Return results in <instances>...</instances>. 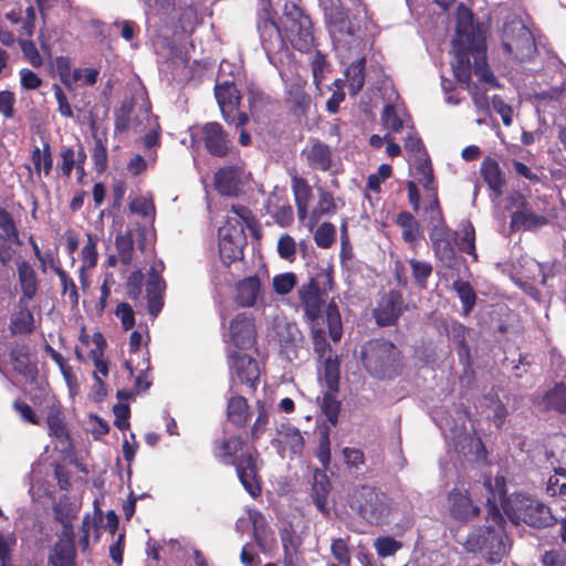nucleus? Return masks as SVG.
I'll use <instances>...</instances> for the list:
<instances>
[{"label": "nucleus", "mask_w": 566, "mask_h": 566, "mask_svg": "<svg viewBox=\"0 0 566 566\" xmlns=\"http://www.w3.org/2000/svg\"><path fill=\"white\" fill-rule=\"evenodd\" d=\"M452 51L454 59L451 65L454 77L469 91L475 108L483 114L489 113L486 91L472 83L471 77L475 75L480 82L491 87H497L499 83L488 63L485 32L480 23L474 22L472 11L463 7L458 12Z\"/></svg>", "instance_id": "1"}, {"label": "nucleus", "mask_w": 566, "mask_h": 566, "mask_svg": "<svg viewBox=\"0 0 566 566\" xmlns=\"http://www.w3.org/2000/svg\"><path fill=\"white\" fill-rule=\"evenodd\" d=\"M212 454L221 464L234 468L243 489L253 499L261 495L262 478L258 451L245 437L239 433L214 440Z\"/></svg>", "instance_id": "2"}, {"label": "nucleus", "mask_w": 566, "mask_h": 566, "mask_svg": "<svg viewBox=\"0 0 566 566\" xmlns=\"http://www.w3.org/2000/svg\"><path fill=\"white\" fill-rule=\"evenodd\" d=\"M484 486L490 492L486 502L489 505V512L486 522L490 523L482 531V547L486 549L488 557L486 562L495 564L506 553V545L504 538L506 537L504 526L506 521L497 507L496 501L501 500L505 495V481L503 476L495 478V488H492V480L489 478L484 481Z\"/></svg>", "instance_id": "3"}, {"label": "nucleus", "mask_w": 566, "mask_h": 566, "mask_svg": "<svg viewBox=\"0 0 566 566\" xmlns=\"http://www.w3.org/2000/svg\"><path fill=\"white\" fill-rule=\"evenodd\" d=\"M360 361L366 371L379 380H391L402 370V355L397 346L384 338L365 342L359 350Z\"/></svg>", "instance_id": "4"}, {"label": "nucleus", "mask_w": 566, "mask_h": 566, "mask_svg": "<svg viewBox=\"0 0 566 566\" xmlns=\"http://www.w3.org/2000/svg\"><path fill=\"white\" fill-rule=\"evenodd\" d=\"M348 505L370 525L381 526L391 512L387 494L370 485H358L348 494Z\"/></svg>", "instance_id": "5"}, {"label": "nucleus", "mask_w": 566, "mask_h": 566, "mask_svg": "<svg viewBox=\"0 0 566 566\" xmlns=\"http://www.w3.org/2000/svg\"><path fill=\"white\" fill-rule=\"evenodd\" d=\"M334 276L333 270L322 269L315 276L311 277L297 290L300 305L304 311L305 317L314 323L321 318L325 306V296L333 290Z\"/></svg>", "instance_id": "6"}, {"label": "nucleus", "mask_w": 566, "mask_h": 566, "mask_svg": "<svg viewBox=\"0 0 566 566\" xmlns=\"http://www.w3.org/2000/svg\"><path fill=\"white\" fill-rule=\"evenodd\" d=\"M283 32L291 45L307 53L314 45L313 22L295 2H285L283 8Z\"/></svg>", "instance_id": "7"}, {"label": "nucleus", "mask_w": 566, "mask_h": 566, "mask_svg": "<svg viewBox=\"0 0 566 566\" xmlns=\"http://www.w3.org/2000/svg\"><path fill=\"white\" fill-rule=\"evenodd\" d=\"M505 513L515 525L524 523L537 530L552 527L557 522L549 506L537 499L525 495L516 496L511 510L505 509Z\"/></svg>", "instance_id": "8"}, {"label": "nucleus", "mask_w": 566, "mask_h": 566, "mask_svg": "<svg viewBox=\"0 0 566 566\" xmlns=\"http://www.w3.org/2000/svg\"><path fill=\"white\" fill-rule=\"evenodd\" d=\"M501 42L503 51L518 62L532 60L537 52L534 36L518 19L504 23Z\"/></svg>", "instance_id": "9"}, {"label": "nucleus", "mask_w": 566, "mask_h": 566, "mask_svg": "<svg viewBox=\"0 0 566 566\" xmlns=\"http://www.w3.org/2000/svg\"><path fill=\"white\" fill-rule=\"evenodd\" d=\"M191 140L202 143L205 150L216 158H227L239 153L228 132L218 122L201 125L198 134H191Z\"/></svg>", "instance_id": "10"}, {"label": "nucleus", "mask_w": 566, "mask_h": 566, "mask_svg": "<svg viewBox=\"0 0 566 566\" xmlns=\"http://www.w3.org/2000/svg\"><path fill=\"white\" fill-rule=\"evenodd\" d=\"M247 244V235L241 222L228 218L224 226L219 229V254L222 263L230 266L242 260L243 249Z\"/></svg>", "instance_id": "11"}, {"label": "nucleus", "mask_w": 566, "mask_h": 566, "mask_svg": "<svg viewBox=\"0 0 566 566\" xmlns=\"http://www.w3.org/2000/svg\"><path fill=\"white\" fill-rule=\"evenodd\" d=\"M214 95L224 122L235 128H243L249 123L245 112H240L241 95L233 82L217 84Z\"/></svg>", "instance_id": "12"}, {"label": "nucleus", "mask_w": 566, "mask_h": 566, "mask_svg": "<svg viewBox=\"0 0 566 566\" xmlns=\"http://www.w3.org/2000/svg\"><path fill=\"white\" fill-rule=\"evenodd\" d=\"M406 310L405 298L400 291L391 289L379 295L373 310V317L379 327L394 326Z\"/></svg>", "instance_id": "13"}, {"label": "nucleus", "mask_w": 566, "mask_h": 566, "mask_svg": "<svg viewBox=\"0 0 566 566\" xmlns=\"http://www.w3.org/2000/svg\"><path fill=\"white\" fill-rule=\"evenodd\" d=\"M258 329L255 317L251 313L242 312L234 315L229 322L228 339L239 349H251L256 344Z\"/></svg>", "instance_id": "14"}, {"label": "nucleus", "mask_w": 566, "mask_h": 566, "mask_svg": "<svg viewBox=\"0 0 566 566\" xmlns=\"http://www.w3.org/2000/svg\"><path fill=\"white\" fill-rule=\"evenodd\" d=\"M229 368L237 375L241 384L255 391L260 378L258 361L247 354L230 350L227 355Z\"/></svg>", "instance_id": "15"}, {"label": "nucleus", "mask_w": 566, "mask_h": 566, "mask_svg": "<svg viewBox=\"0 0 566 566\" xmlns=\"http://www.w3.org/2000/svg\"><path fill=\"white\" fill-rule=\"evenodd\" d=\"M258 30L263 49L266 52H279L284 49V36L270 9L263 10L258 23Z\"/></svg>", "instance_id": "16"}, {"label": "nucleus", "mask_w": 566, "mask_h": 566, "mask_svg": "<svg viewBox=\"0 0 566 566\" xmlns=\"http://www.w3.org/2000/svg\"><path fill=\"white\" fill-rule=\"evenodd\" d=\"M455 235L457 232L447 227L434 228L430 233L434 255L447 266H451L455 261L457 253L452 244Z\"/></svg>", "instance_id": "17"}, {"label": "nucleus", "mask_w": 566, "mask_h": 566, "mask_svg": "<svg viewBox=\"0 0 566 566\" xmlns=\"http://www.w3.org/2000/svg\"><path fill=\"white\" fill-rule=\"evenodd\" d=\"M64 527H70L67 537L59 539L53 545L48 557V566H75L76 549L73 539L72 526L70 524H64Z\"/></svg>", "instance_id": "18"}, {"label": "nucleus", "mask_w": 566, "mask_h": 566, "mask_svg": "<svg viewBox=\"0 0 566 566\" xmlns=\"http://www.w3.org/2000/svg\"><path fill=\"white\" fill-rule=\"evenodd\" d=\"M302 156L305 158L307 166L313 170L325 172L332 168V148L318 139H314L302 151Z\"/></svg>", "instance_id": "19"}, {"label": "nucleus", "mask_w": 566, "mask_h": 566, "mask_svg": "<svg viewBox=\"0 0 566 566\" xmlns=\"http://www.w3.org/2000/svg\"><path fill=\"white\" fill-rule=\"evenodd\" d=\"M480 175L495 198L503 195L506 178L495 158L486 156L482 160L480 165Z\"/></svg>", "instance_id": "20"}, {"label": "nucleus", "mask_w": 566, "mask_h": 566, "mask_svg": "<svg viewBox=\"0 0 566 566\" xmlns=\"http://www.w3.org/2000/svg\"><path fill=\"white\" fill-rule=\"evenodd\" d=\"M9 331L12 336L30 335L35 331L34 316L28 302L18 301L17 311L10 317Z\"/></svg>", "instance_id": "21"}, {"label": "nucleus", "mask_w": 566, "mask_h": 566, "mask_svg": "<svg viewBox=\"0 0 566 566\" xmlns=\"http://www.w3.org/2000/svg\"><path fill=\"white\" fill-rule=\"evenodd\" d=\"M241 169L238 166L221 167L214 174V186L222 196H237L240 186Z\"/></svg>", "instance_id": "22"}, {"label": "nucleus", "mask_w": 566, "mask_h": 566, "mask_svg": "<svg viewBox=\"0 0 566 566\" xmlns=\"http://www.w3.org/2000/svg\"><path fill=\"white\" fill-rule=\"evenodd\" d=\"M261 292V281L256 275L248 276L235 284L234 302L240 307H252Z\"/></svg>", "instance_id": "23"}, {"label": "nucleus", "mask_w": 566, "mask_h": 566, "mask_svg": "<svg viewBox=\"0 0 566 566\" xmlns=\"http://www.w3.org/2000/svg\"><path fill=\"white\" fill-rule=\"evenodd\" d=\"M306 84L305 80L296 78L286 91V103L298 115H306L311 107L312 98L305 91Z\"/></svg>", "instance_id": "24"}, {"label": "nucleus", "mask_w": 566, "mask_h": 566, "mask_svg": "<svg viewBox=\"0 0 566 566\" xmlns=\"http://www.w3.org/2000/svg\"><path fill=\"white\" fill-rule=\"evenodd\" d=\"M226 412L228 421L238 429L245 428L252 416L247 398L241 395L228 399Z\"/></svg>", "instance_id": "25"}, {"label": "nucleus", "mask_w": 566, "mask_h": 566, "mask_svg": "<svg viewBox=\"0 0 566 566\" xmlns=\"http://www.w3.org/2000/svg\"><path fill=\"white\" fill-rule=\"evenodd\" d=\"M6 18L12 23L18 24L21 22L19 30L20 36H32L35 29V10L33 6L28 4L23 8L22 4H18L6 13Z\"/></svg>", "instance_id": "26"}, {"label": "nucleus", "mask_w": 566, "mask_h": 566, "mask_svg": "<svg viewBox=\"0 0 566 566\" xmlns=\"http://www.w3.org/2000/svg\"><path fill=\"white\" fill-rule=\"evenodd\" d=\"M18 279L22 293L19 301L33 300L39 291V280L35 270L28 261L18 264Z\"/></svg>", "instance_id": "27"}, {"label": "nucleus", "mask_w": 566, "mask_h": 566, "mask_svg": "<svg viewBox=\"0 0 566 566\" xmlns=\"http://www.w3.org/2000/svg\"><path fill=\"white\" fill-rule=\"evenodd\" d=\"M10 361L13 370L25 377L34 378L38 374V368L30 361L29 347L25 344H15L9 352Z\"/></svg>", "instance_id": "28"}, {"label": "nucleus", "mask_w": 566, "mask_h": 566, "mask_svg": "<svg viewBox=\"0 0 566 566\" xmlns=\"http://www.w3.org/2000/svg\"><path fill=\"white\" fill-rule=\"evenodd\" d=\"M331 491V482L325 470L315 469L313 473L312 499L317 510L328 514L327 496Z\"/></svg>", "instance_id": "29"}, {"label": "nucleus", "mask_w": 566, "mask_h": 566, "mask_svg": "<svg viewBox=\"0 0 566 566\" xmlns=\"http://www.w3.org/2000/svg\"><path fill=\"white\" fill-rule=\"evenodd\" d=\"M46 424L49 436L60 441L70 439V433L64 421L63 409L60 402H53L46 407Z\"/></svg>", "instance_id": "30"}, {"label": "nucleus", "mask_w": 566, "mask_h": 566, "mask_svg": "<svg viewBox=\"0 0 566 566\" xmlns=\"http://www.w3.org/2000/svg\"><path fill=\"white\" fill-rule=\"evenodd\" d=\"M324 15L326 22L334 25L339 32L352 33L348 10L340 0H329L328 4L324 6Z\"/></svg>", "instance_id": "31"}, {"label": "nucleus", "mask_w": 566, "mask_h": 566, "mask_svg": "<svg viewBox=\"0 0 566 566\" xmlns=\"http://www.w3.org/2000/svg\"><path fill=\"white\" fill-rule=\"evenodd\" d=\"M543 409L546 411H555L559 415L566 413V385L564 382L555 384L553 388L547 390L541 400Z\"/></svg>", "instance_id": "32"}, {"label": "nucleus", "mask_w": 566, "mask_h": 566, "mask_svg": "<svg viewBox=\"0 0 566 566\" xmlns=\"http://www.w3.org/2000/svg\"><path fill=\"white\" fill-rule=\"evenodd\" d=\"M451 512L452 515L462 521H468L479 514V509L473 505L468 494L461 492L451 493Z\"/></svg>", "instance_id": "33"}, {"label": "nucleus", "mask_w": 566, "mask_h": 566, "mask_svg": "<svg viewBox=\"0 0 566 566\" xmlns=\"http://www.w3.org/2000/svg\"><path fill=\"white\" fill-rule=\"evenodd\" d=\"M277 434L282 438L291 452L295 455H301L304 450L305 441L301 431L291 423H282L277 428Z\"/></svg>", "instance_id": "34"}, {"label": "nucleus", "mask_w": 566, "mask_h": 566, "mask_svg": "<svg viewBox=\"0 0 566 566\" xmlns=\"http://www.w3.org/2000/svg\"><path fill=\"white\" fill-rule=\"evenodd\" d=\"M366 59L360 57L352 62L346 69L345 76L350 95H356L365 84Z\"/></svg>", "instance_id": "35"}, {"label": "nucleus", "mask_w": 566, "mask_h": 566, "mask_svg": "<svg viewBox=\"0 0 566 566\" xmlns=\"http://www.w3.org/2000/svg\"><path fill=\"white\" fill-rule=\"evenodd\" d=\"M55 67H57L61 82L67 90H73L74 85L83 80L84 70L75 69L71 71V64L67 57L60 56L55 59Z\"/></svg>", "instance_id": "36"}, {"label": "nucleus", "mask_w": 566, "mask_h": 566, "mask_svg": "<svg viewBox=\"0 0 566 566\" xmlns=\"http://www.w3.org/2000/svg\"><path fill=\"white\" fill-rule=\"evenodd\" d=\"M281 543L283 548L282 566H304L302 554L289 532L281 535Z\"/></svg>", "instance_id": "37"}, {"label": "nucleus", "mask_w": 566, "mask_h": 566, "mask_svg": "<svg viewBox=\"0 0 566 566\" xmlns=\"http://www.w3.org/2000/svg\"><path fill=\"white\" fill-rule=\"evenodd\" d=\"M340 363L337 356H328L324 360L323 380L331 391H339Z\"/></svg>", "instance_id": "38"}, {"label": "nucleus", "mask_w": 566, "mask_h": 566, "mask_svg": "<svg viewBox=\"0 0 566 566\" xmlns=\"http://www.w3.org/2000/svg\"><path fill=\"white\" fill-rule=\"evenodd\" d=\"M350 536L333 538L331 542V554L334 558L328 565H352V553L349 548Z\"/></svg>", "instance_id": "39"}, {"label": "nucleus", "mask_w": 566, "mask_h": 566, "mask_svg": "<svg viewBox=\"0 0 566 566\" xmlns=\"http://www.w3.org/2000/svg\"><path fill=\"white\" fill-rule=\"evenodd\" d=\"M31 161L34 167V171L40 175L41 170L43 169V172L45 176H49L52 170V153H51V146L48 142L43 144V149H40V147H34L31 154Z\"/></svg>", "instance_id": "40"}, {"label": "nucleus", "mask_w": 566, "mask_h": 566, "mask_svg": "<svg viewBox=\"0 0 566 566\" xmlns=\"http://www.w3.org/2000/svg\"><path fill=\"white\" fill-rule=\"evenodd\" d=\"M115 247L118 259L123 265H129L133 261L134 254V235L130 230L124 233H118L115 238Z\"/></svg>", "instance_id": "41"}, {"label": "nucleus", "mask_w": 566, "mask_h": 566, "mask_svg": "<svg viewBox=\"0 0 566 566\" xmlns=\"http://www.w3.org/2000/svg\"><path fill=\"white\" fill-rule=\"evenodd\" d=\"M279 342L285 352L295 350L302 342V333L295 324L287 323L277 331Z\"/></svg>", "instance_id": "42"}, {"label": "nucleus", "mask_w": 566, "mask_h": 566, "mask_svg": "<svg viewBox=\"0 0 566 566\" xmlns=\"http://www.w3.org/2000/svg\"><path fill=\"white\" fill-rule=\"evenodd\" d=\"M325 319L328 327L329 337L334 342H338L343 335V324L338 306L333 301L326 305Z\"/></svg>", "instance_id": "43"}, {"label": "nucleus", "mask_w": 566, "mask_h": 566, "mask_svg": "<svg viewBox=\"0 0 566 566\" xmlns=\"http://www.w3.org/2000/svg\"><path fill=\"white\" fill-rule=\"evenodd\" d=\"M546 223V217L531 211L516 210L511 216V226L513 228L524 227L526 229H531L542 227Z\"/></svg>", "instance_id": "44"}, {"label": "nucleus", "mask_w": 566, "mask_h": 566, "mask_svg": "<svg viewBox=\"0 0 566 566\" xmlns=\"http://www.w3.org/2000/svg\"><path fill=\"white\" fill-rule=\"evenodd\" d=\"M397 224L402 230V239L408 242H415L419 237V223L411 212L402 211L397 216Z\"/></svg>", "instance_id": "45"}, {"label": "nucleus", "mask_w": 566, "mask_h": 566, "mask_svg": "<svg viewBox=\"0 0 566 566\" xmlns=\"http://www.w3.org/2000/svg\"><path fill=\"white\" fill-rule=\"evenodd\" d=\"M164 270V263L159 262L158 265H153L148 272L146 282L147 296H164L166 282L161 277L160 272Z\"/></svg>", "instance_id": "46"}, {"label": "nucleus", "mask_w": 566, "mask_h": 566, "mask_svg": "<svg viewBox=\"0 0 566 566\" xmlns=\"http://www.w3.org/2000/svg\"><path fill=\"white\" fill-rule=\"evenodd\" d=\"M336 203L333 193L322 191L315 208L311 212V221L317 223L323 216L334 214L336 212Z\"/></svg>", "instance_id": "47"}, {"label": "nucleus", "mask_w": 566, "mask_h": 566, "mask_svg": "<svg viewBox=\"0 0 566 566\" xmlns=\"http://www.w3.org/2000/svg\"><path fill=\"white\" fill-rule=\"evenodd\" d=\"M135 102L134 98H124L120 106L115 109V130L123 133L129 129L130 118L134 112Z\"/></svg>", "instance_id": "48"}, {"label": "nucleus", "mask_w": 566, "mask_h": 566, "mask_svg": "<svg viewBox=\"0 0 566 566\" xmlns=\"http://www.w3.org/2000/svg\"><path fill=\"white\" fill-rule=\"evenodd\" d=\"M411 268V274L416 285L423 290L428 286V280L432 274L433 268L429 262L419 261L416 259L408 260Z\"/></svg>", "instance_id": "49"}, {"label": "nucleus", "mask_w": 566, "mask_h": 566, "mask_svg": "<svg viewBox=\"0 0 566 566\" xmlns=\"http://www.w3.org/2000/svg\"><path fill=\"white\" fill-rule=\"evenodd\" d=\"M96 239L94 238V235L92 234H87V241L86 243L84 244L82 251H81V254H82V268H81V282L82 284L85 283L86 281V277L84 275V270L85 268H93L96 265L97 263V259H98V253H97V249H96Z\"/></svg>", "instance_id": "50"}, {"label": "nucleus", "mask_w": 566, "mask_h": 566, "mask_svg": "<svg viewBox=\"0 0 566 566\" xmlns=\"http://www.w3.org/2000/svg\"><path fill=\"white\" fill-rule=\"evenodd\" d=\"M315 457L321 462L323 469L327 470L331 463V439L328 427H324L319 430Z\"/></svg>", "instance_id": "51"}, {"label": "nucleus", "mask_w": 566, "mask_h": 566, "mask_svg": "<svg viewBox=\"0 0 566 566\" xmlns=\"http://www.w3.org/2000/svg\"><path fill=\"white\" fill-rule=\"evenodd\" d=\"M55 274L60 279L61 285H62V294L67 295L69 301L72 306H77L80 295L77 292V287L75 285V282L72 277H70L62 268L54 266L53 268Z\"/></svg>", "instance_id": "52"}, {"label": "nucleus", "mask_w": 566, "mask_h": 566, "mask_svg": "<svg viewBox=\"0 0 566 566\" xmlns=\"http://www.w3.org/2000/svg\"><path fill=\"white\" fill-rule=\"evenodd\" d=\"M453 290L457 292L459 298L463 304V308L469 312L473 308L476 301V294L468 281L455 280L452 283Z\"/></svg>", "instance_id": "53"}, {"label": "nucleus", "mask_w": 566, "mask_h": 566, "mask_svg": "<svg viewBox=\"0 0 566 566\" xmlns=\"http://www.w3.org/2000/svg\"><path fill=\"white\" fill-rule=\"evenodd\" d=\"M255 406H256L258 415H256L255 421L252 424L251 430H250V436H251L252 440H254V441L260 439V437L263 434V432L266 429V426L269 423V418H270V415H269V411H268V408H266L264 401L256 400Z\"/></svg>", "instance_id": "54"}, {"label": "nucleus", "mask_w": 566, "mask_h": 566, "mask_svg": "<svg viewBox=\"0 0 566 566\" xmlns=\"http://www.w3.org/2000/svg\"><path fill=\"white\" fill-rule=\"evenodd\" d=\"M336 394L327 389L322 399V411L333 424L337 423L340 411V403L336 399Z\"/></svg>", "instance_id": "55"}, {"label": "nucleus", "mask_w": 566, "mask_h": 566, "mask_svg": "<svg viewBox=\"0 0 566 566\" xmlns=\"http://www.w3.org/2000/svg\"><path fill=\"white\" fill-rule=\"evenodd\" d=\"M336 229L331 222H323L314 233V241L318 248L328 249L335 241Z\"/></svg>", "instance_id": "56"}, {"label": "nucleus", "mask_w": 566, "mask_h": 566, "mask_svg": "<svg viewBox=\"0 0 566 566\" xmlns=\"http://www.w3.org/2000/svg\"><path fill=\"white\" fill-rule=\"evenodd\" d=\"M292 190L295 198V203H310L313 192L307 180L300 176L292 177Z\"/></svg>", "instance_id": "57"}, {"label": "nucleus", "mask_w": 566, "mask_h": 566, "mask_svg": "<svg viewBox=\"0 0 566 566\" xmlns=\"http://www.w3.org/2000/svg\"><path fill=\"white\" fill-rule=\"evenodd\" d=\"M459 250L463 253H467L473 258V261L478 260L476 249H475V230L472 223H468L467 227L462 231V237L458 243Z\"/></svg>", "instance_id": "58"}, {"label": "nucleus", "mask_w": 566, "mask_h": 566, "mask_svg": "<svg viewBox=\"0 0 566 566\" xmlns=\"http://www.w3.org/2000/svg\"><path fill=\"white\" fill-rule=\"evenodd\" d=\"M61 161L57 163V169L65 178H70L72 170L76 166L75 149L71 146H62L59 153Z\"/></svg>", "instance_id": "59"}, {"label": "nucleus", "mask_w": 566, "mask_h": 566, "mask_svg": "<svg viewBox=\"0 0 566 566\" xmlns=\"http://www.w3.org/2000/svg\"><path fill=\"white\" fill-rule=\"evenodd\" d=\"M14 244H21L19 235L13 238L11 235L6 237L3 234H0V263L3 266H8L10 262L13 260L15 254V250L13 248Z\"/></svg>", "instance_id": "60"}, {"label": "nucleus", "mask_w": 566, "mask_h": 566, "mask_svg": "<svg viewBox=\"0 0 566 566\" xmlns=\"http://www.w3.org/2000/svg\"><path fill=\"white\" fill-rule=\"evenodd\" d=\"M231 212H233L239 219V221L247 226V228L253 233L256 234V232L260 230V223L251 209H249L245 206L242 205H232L231 206Z\"/></svg>", "instance_id": "61"}, {"label": "nucleus", "mask_w": 566, "mask_h": 566, "mask_svg": "<svg viewBox=\"0 0 566 566\" xmlns=\"http://www.w3.org/2000/svg\"><path fill=\"white\" fill-rule=\"evenodd\" d=\"M18 43L23 53V57L33 66L41 67L43 65V59L39 53L34 42L32 40L19 39Z\"/></svg>", "instance_id": "62"}, {"label": "nucleus", "mask_w": 566, "mask_h": 566, "mask_svg": "<svg viewBox=\"0 0 566 566\" xmlns=\"http://www.w3.org/2000/svg\"><path fill=\"white\" fill-rule=\"evenodd\" d=\"M277 254L281 259L293 262L296 258V242L287 233L282 234L277 241Z\"/></svg>", "instance_id": "63"}, {"label": "nucleus", "mask_w": 566, "mask_h": 566, "mask_svg": "<svg viewBox=\"0 0 566 566\" xmlns=\"http://www.w3.org/2000/svg\"><path fill=\"white\" fill-rule=\"evenodd\" d=\"M297 283L296 274L286 272L273 277V289L279 295L289 294Z\"/></svg>", "instance_id": "64"}]
</instances>
